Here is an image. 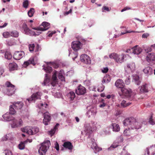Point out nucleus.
<instances>
[{"mask_svg":"<svg viewBox=\"0 0 155 155\" xmlns=\"http://www.w3.org/2000/svg\"><path fill=\"white\" fill-rule=\"evenodd\" d=\"M117 54H118L116 53H113L109 54V57L111 59H114L116 62Z\"/></svg>","mask_w":155,"mask_h":155,"instance_id":"36","label":"nucleus"},{"mask_svg":"<svg viewBox=\"0 0 155 155\" xmlns=\"http://www.w3.org/2000/svg\"><path fill=\"white\" fill-rule=\"evenodd\" d=\"M43 114L44 118L43 120V123L45 125L48 124V123L51 120V117L50 114L48 112L44 113L42 112Z\"/></svg>","mask_w":155,"mask_h":155,"instance_id":"10","label":"nucleus"},{"mask_svg":"<svg viewBox=\"0 0 155 155\" xmlns=\"http://www.w3.org/2000/svg\"><path fill=\"white\" fill-rule=\"evenodd\" d=\"M91 148L93 150H95L94 152L96 153L97 150V144L96 143H92V144L91 145Z\"/></svg>","mask_w":155,"mask_h":155,"instance_id":"45","label":"nucleus"},{"mask_svg":"<svg viewBox=\"0 0 155 155\" xmlns=\"http://www.w3.org/2000/svg\"><path fill=\"white\" fill-rule=\"evenodd\" d=\"M155 154V145L147 148L143 155H154Z\"/></svg>","mask_w":155,"mask_h":155,"instance_id":"7","label":"nucleus"},{"mask_svg":"<svg viewBox=\"0 0 155 155\" xmlns=\"http://www.w3.org/2000/svg\"><path fill=\"white\" fill-rule=\"evenodd\" d=\"M3 35L5 38H8L10 36V33L8 32H4L3 33Z\"/></svg>","mask_w":155,"mask_h":155,"instance_id":"48","label":"nucleus"},{"mask_svg":"<svg viewBox=\"0 0 155 155\" xmlns=\"http://www.w3.org/2000/svg\"><path fill=\"white\" fill-rule=\"evenodd\" d=\"M105 135H109L110 134V130H105L104 131Z\"/></svg>","mask_w":155,"mask_h":155,"instance_id":"60","label":"nucleus"},{"mask_svg":"<svg viewBox=\"0 0 155 155\" xmlns=\"http://www.w3.org/2000/svg\"><path fill=\"white\" fill-rule=\"evenodd\" d=\"M131 32L139 33L140 32L137 31H127L126 32H122L121 33V34L122 35H124L126 33H131Z\"/></svg>","mask_w":155,"mask_h":155,"instance_id":"58","label":"nucleus"},{"mask_svg":"<svg viewBox=\"0 0 155 155\" xmlns=\"http://www.w3.org/2000/svg\"><path fill=\"white\" fill-rule=\"evenodd\" d=\"M25 54L23 51H16L14 53L13 57L16 60H19L25 55Z\"/></svg>","mask_w":155,"mask_h":155,"instance_id":"14","label":"nucleus"},{"mask_svg":"<svg viewBox=\"0 0 155 155\" xmlns=\"http://www.w3.org/2000/svg\"><path fill=\"white\" fill-rule=\"evenodd\" d=\"M14 108L15 107L13 104L12 105H10L9 107V113L11 115H14L16 113V111L14 109Z\"/></svg>","mask_w":155,"mask_h":155,"instance_id":"33","label":"nucleus"},{"mask_svg":"<svg viewBox=\"0 0 155 155\" xmlns=\"http://www.w3.org/2000/svg\"><path fill=\"white\" fill-rule=\"evenodd\" d=\"M86 92V89L85 87L80 84L75 90L76 93L78 95H83Z\"/></svg>","mask_w":155,"mask_h":155,"instance_id":"8","label":"nucleus"},{"mask_svg":"<svg viewBox=\"0 0 155 155\" xmlns=\"http://www.w3.org/2000/svg\"><path fill=\"white\" fill-rule=\"evenodd\" d=\"M122 94H119L122 97L124 96L127 98H130L131 100H133L136 94L133 92L131 89L129 88H126L124 87L121 89Z\"/></svg>","mask_w":155,"mask_h":155,"instance_id":"2","label":"nucleus"},{"mask_svg":"<svg viewBox=\"0 0 155 155\" xmlns=\"http://www.w3.org/2000/svg\"><path fill=\"white\" fill-rule=\"evenodd\" d=\"M13 104L15 108L18 110L21 109L24 105L23 103L21 101L14 102L13 103Z\"/></svg>","mask_w":155,"mask_h":155,"instance_id":"20","label":"nucleus"},{"mask_svg":"<svg viewBox=\"0 0 155 155\" xmlns=\"http://www.w3.org/2000/svg\"><path fill=\"white\" fill-rule=\"evenodd\" d=\"M81 61L86 64H89L91 63L90 58L88 55L86 54H82L80 57Z\"/></svg>","mask_w":155,"mask_h":155,"instance_id":"15","label":"nucleus"},{"mask_svg":"<svg viewBox=\"0 0 155 155\" xmlns=\"http://www.w3.org/2000/svg\"><path fill=\"white\" fill-rule=\"evenodd\" d=\"M148 84L146 83L142 85L140 87V91L141 92H148Z\"/></svg>","mask_w":155,"mask_h":155,"instance_id":"28","label":"nucleus"},{"mask_svg":"<svg viewBox=\"0 0 155 155\" xmlns=\"http://www.w3.org/2000/svg\"><path fill=\"white\" fill-rule=\"evenodd\" d=\"M5 57L6 59L10 60L12 58V56L10 52L7 51L5 53Z\"/></svg>","mask_w":155,"mask_h":155,"instance_id":"37","label":"nucleus"},{"mask_svg":"<svg viewBox=\"0 0 155 155\" xmlns=\"http://www.w3.org/2000/svg\"><path fill=\"white\" fill-rule=\"evenodd\" d=\"M68 96L71 100H73L75 97V93L73 91H71L69 93Z\"/></svg>","mask_w":155,"mask_h":155,"instance_id":"42","label":"nucleus"},{"mask_svg":"<svg viewBox=\"0 0 155 155\" xmlns=\"http://www.w3.org/2000/svg\"><path fill=\"white\" fill-rule=\"evenodd\" d=\"M102 12H109L110 9L109 8L106 6H104L102 8Z\"/></svg>","mask_w":155,"mask_h":155,"instance_id":"49","label":"nucleus"},{"mask_svg":"<svg viewBox=\"0 0 155 155\" xmlns=\"http://www.w3.org/2000/svg\"><path fill=\"white\" fill-rule=\"evenodd\" d=\"M22 28L25 34L31 35L34 34V31L30 29L26 24H23Z\"/></svg>","mask_w":155,"mask_h":155,"instance_id":"16","label":"nucleus"},{"mask_svg":"<svg viewBox=\"0 0 155 155\" xmlns=\"http://www.w3.org/2000/svg\"><path fill=\"white\" fill-rule=\"evenodd\" d=\"M41 25L43 26V27H40L37 28H35L34 29L38 31H45L47 30L49 28L50 24L46 22H43L42 23Z\"/></svg>","mask_w":155,"mask_h":155,"instance_id":"9","label":"nucleus"},{"mask_svg":"<svg viewBox=\"0 0 155 155\" xmlns=\"http://www.w3.org/2000/svg\"><path fill=\"white\" fill-rule=\"evenodd\" d=\"M10 134H9L6 135L5 136V137L2 138V140L3 141H6L10 139V138H9V137L10 136Z\"/></svg>","mask_w":155,"mask_h":155,"instance_id":"54","label":"nucleus"},{"mask_svg":"<svg viewBox=\"0 0 155 155\" xmlns=\"http://www.w3.org/2000/svg\"><path fill=\"white\" fill-rule=\"evenodd\" d=\"M43 69L44 70L46 73H50L52 71V67H50L48 65L46 66H44Z\"/></svg>","mask_w":155,"mask_h":155,"instance_id":"32","label":"nucleus"},{"mask_svg":"<svg viewBox=\"0 0 155 155\" xmlns=\"http://www.w3.org/2000/svg\"><path fill=\"white\" fill-rule=\"evenodd\" d=\"M126 126H127L128 127V129H126L124 130L123 133L124 135L125 136H129L130 134V127H129L128 125H126Z\"/></svg>","mask_w":155,"mask_h":155,"instance_id":"35","label":"nucleus"},{"mask_svg":"<svg viewBox=\"0 0 155 155\" xmlns=\"http://www.w3.org/2000/svg\"><path fill=\"white\" fill-rule=\"evenodd\" d=\"M25 144L22 142H21V143L18 145V147L20 149H23L25 147Z\"/></svg>","mask_w":155,"mask_h":155,"instance_id":"51","label":"nucleus"},{"mask_svg":"<svg viewBox=\"0 0 155 155\" xmlns=\"http://www.w3.org/2000/svg\"><path fill=\"white\" fill-rule=\"evenodd\" d=\"M32 129L33 135L37 133L39 130V128L37 127H35L32 128Z\"/></svg>","mask_w":155,"mask_h":155,"instance_id":"47","label":"nucleus"},{"mask_svg":"<svg viewBox=\"0 0 155 155\" xmlns=\"http://www.w3.org/2000/svg\"><path fill=\"white\" fill-rule=\"evenodd\" d=\"M78 40H79L78 41H80L81 43L82 42L84 44H85L86 40L84 39L80 38L78 39Z\"/></svg>","mask_w":155,"mask_h":155,"instance_id":"62","label":"nucleus"},{"mask_svg":"<svg viewBox=\"0 0 155 155\" xmlns=\"http://www.w3.org/2000/svg\"><path fill=\"white\" fill-rule=\"evenodd\" d=\"M89 89L91 91H96V88L94 86H91V85L90 86H89Z\"/></svg>","mask_w":155,"mask_h":155,"instance_id":"63","label":"nucleus"},{"mask_svg":"<svg viewBox=\"0 0 155 155\" xmlns=\"http://www.w3.org/2000/svg\"><path fill=\"white\" fill-rule=\"evenodd\" d=\"M131 104V102H127L126 101L123 100L120 104L121 106L124 107H126Z\"/></svg>","mask_w":155,"mask_h":155,"instance_id":"34","label":"nucleus"},{"mask_svg":"<svg viewBox=\"0 0 155 155\" xmlns=\"http://www.w3.org/2000/svg\"><path fill=\"white\" fill-rule=\"evenodd\" d=\"M123 124L124 126L128 125L132 129H140L142 125V122L137 120L133 117L126 118L123 121Z\"/></svg>","mask_w":155,"mask_h":155,"instance_id":"1","label":"nucleus"},{"mask_svg":"<svg viewBox=\"0 0 155 155\" xmlns=\"http://www.w3.org/2000/svg\"><path fill=\"white\" fill-rule=\"evenodd\" d=\"M123 140V138L122 136L118 137L116 140L114 142L113 144L110 147V148H115L119 146L122 142Z\"/></svg>","mask_w":155,"mask_h":155,"instance_id":"11","label":"nucleus"},{"mask_svg":"<svg viewBox=\"0 0 155 155\" xmlns=\"http://www.w3.org/2000/svg\"><path fill=\"white\" fill-rule=\"evenodd\" d=\"M5 85L7 87L6 89L7 92H6L7 95L11 96L14 93L15 89V86L14 85L9 81L6 82Z\"/></svg>","mask_w":155,"mask_h":155,"instance_id":"4","label":"nucleus"},{"mask_svg":"<svg viewBox=\"0 0 155 155\" xmlns=\"http://www.w3.org/2000/svg\"><path fill=\"white\" fill-rule=\"evenodd\" d=\"M149 123L151 125H154L155 124V122L153 120L152 115H151L149 118Z\"/></svg>","mask_w":155,"mask_h":155,"instance_id":"53","label":"nucleus"},{"mask_svg":"<svg viewBox=\"0 0 155 155\" xmlns=\"http://www.w3.org/2000/svg\"><path fill=\"white\" fill-rule=\"evenodd\" d=\"M35 47L34 44H30L28 45L29 50L30 52H32L34 51V49Z\"/></svg>","mask_w":155,"mask_h":155,"instance_id":"43","label":"nucleus"},{"mask_svg":"<svg viewBox=\"0 0 155 155\" xmlns=\"http://www.w3.org/2000/svg\"><path fill=\"white\" fill-rule=\"evenodd\" d=\"M34 64V59L33 58H30L27 61H25L24 63V64L26 65V66H27L29 64H31L35 65Z\"/></svg>","mask_w":155,"mask_h":155,"instance_id":"31","label":"nucleus"},{"mask_svg":"<svg viewBox=\"0 0 155 155\" xmlns=\"http://www.w3.org/2000/svg\"><path fill=\"white\" fill-rule=\"evenodd\" d=\"M130 76H129L127 77V78L125 80V82L126 84L128 85L130 84Z\"/></svg>","mask_w":155,"mask_h":155,"instance_id":"56","label":"nucleus"},{"mask_svg":"<svg viewBox=\"0 0 155 155\" xmlns=\"http://www.w3.org/2000/svg\"><path fill=\"white\" fill-rule=\"evenodd\" d=\"M84 83L85 84H86L87 86H90L91 85L90 81L88 80H85L84 82Z\"/></svg>","mask_w":155,"mask_h":155,"instance_id":"57","label":"nucleus"},{"mask_svg":"<svg viewBox=\"0 0 155 155\" xmlns=\"http://www.w3.org/2000/svg\"><path fill=\"white\" fill-rule=\"evenodd\" d=\"M50 145V142L48 140L41 144V146L39 148L38 152L40 155H45V153L47 151Z\"/></svg>","mask_w":155,"mask_h":155,"instance_id":"3","label":"nucleus"},{"mask_svg":"<svg viewBox=\"0 0 155 155\" xmlns=\"http://www.w3.org/2000/svg\"><path fill=\"white\" fill-rule=\"evenodd\" d=\"M136 45L131 49L132 50V53L135 54H139L142 51V49L140 48L137 47Z\"/></svg>","mask_w":155,"mask_h":155,"instance_id":"19","label":"nucleus"},{"mask_svg":"<svg viewBox=\"0 0 155 155\" xmlns=\"http://www.w3.org/2000/svg\"><path fill=\"white\" fill-rule=\"evenodd\" d=\"M8 67L9 71H12L16 70L18 66L16 63L13 62L9 64Z\"/></svg>","mask_w":155,"mask_h":155,"instance_id":"26","label":"nucleus"},{"mask_svg":"<svg viewBox=\"0 0 155 155\" xmlns=\"http://www.w3.org/2000/svg\"><path fill=\"white\" fill-rule=\"evenodd\" d=\"M57 72L56 71L54 72L52 78V80L53 81H56L57 80Z\"/></svg>","mask_w":155,"mask_h":155,"instance_id":"46","label":"nucleus"},{"mask_svg":"<svg viewBox=\"0 0 155 155\" xmlns=\"http://www.w3.org/2000/svg\"><path fill=\"white\" fill-rule=\"evenodd\" d=\"M146 60L149 63H153L155 61V54L154 53H149L146 55Z\"/></svg>","mask_w":155,"mask_h":155,"instance_id":"12","label":"nucleus"},{"mask_svg":"<svg viewBox=\"0 0 155 155\" xmlns=\"http://www.w3.org/2000/svg\"><path fill=\"white\" fill-rule=\"evenodd\" d=\"M63 146L64 148L68 149L70 150H72L73 147L70 141L64 142Z\"/></svg>","mask_w":155,"mask_h":155,"instance_id":"23","label":"nucleus"},{"mask_svg":"<svg viewBox=\"0 0 155 155\" xmlns=\"http://www.w3.org/2000/svg\"><path fill=\"white\" fill-rule=\"evenodd\" d=\"M61 70H60V73H59L58 75V78L59 79H60L61 81H65V78L64 76H63V74L61 72Z\"/></svg>","mask_w":155,"mask_h":155,"instance_id":"41","label":"nucleus"},{"mask_svg":"<svg viewBox=\"0 0 155 155\" xmlns=\"http://www.w3.org/2000/svg\"><path fill=\"white\" fill-rule=\"evenodd\" d=\"M2 117L4 120L7 121H10L13 120L14 118L12 115L9 113L5 114L3 115Z\"/></svg>","mask_w":155,"mask_h":155,"instance_id":"22","label":"nucleus"},{"mask_svg":"<svg viewBox=\"0 0 155 155\" xmlns=\"http://www.w3.org/2000/svg\"><path fill=\"white\" fill-rule=\"evenodd\" d=\"M13 120V123L11 124L12 127V128L17 127L22 125L23 122L21 119H19L18 120L14 118Z\"/></svg>","mask_w":155,"mask_h":155,"instance_id":"13","label":"nucleus"},{"mask_svg":"<svg viewBox=\"0 0 155 155\" xmlns=\"http://www.w3.org/2000/svg\"><path fill=\"white\" fill-rule=\"evenodd\" d=\"M120 155H130L128 152L126 151L124 148L123 149V151L122 152Z\"/></svg>","mask_w":155,"mask_h":155,"instance_id":"55","label":"nucleus"},{"mask_svg":"<svg viewBox=\"0 0 155 155\" xmlns=\"http://www.w3.org/2000/svg\"><path fill=\"white\" fill-rule=\"evenodd\" d=\"M144 73L147 75H150L153 74V70L150 66H148L143 69Z\"/></svg>","mask_w":155,"mask_h":155,"instance_id":"25","label":"nucleus"},{"mask_svg":"<svg viewBox=\"0 0 155 155\" xmlns=\"http://www.w3.org/2000/svg\"><path fill=\"white\" fill-rule=\"evenodd\" d=\"M135 64L134 62H131L127 64V67L125 68V69H128L132 71L135 70Z\"/></svg>","mask_w":155,"mask_h":155,"instance_id":"24","label":"nucleus"},{"mask_svg":"<svg viewBox=\"0 0 155 155\" xmlns=\"http://www.w3.org/2000/svg\"><path fill=\"white\" fill-rule=\"evenodd\" d=\"M50 81V78L48 76L47 74H45V78L44 79V81L43 82V84L45 85L47 84Z\"/></svg>","mask_w":155,"mask_h":155,"instance_id":"38","label":"nucleus"},{"mask_svg":"<svg viewBox=\"0 0 155 155\" xmlns=\"http://www.w3.org/2000/svg\"><path fill=\"white\" fill-rule=\"evenodd\" d=\"M111 125L113 131L117 132L120 130V127L118 124L115 123H113Z\"/></svg>","mask_w":155,"mask_h":155,"instance_id":"27","label":"nucleus"},{"mask_svg":"<svg viewBox=\"0 0 155 155\" xmlns=\"http://www.w3.org/2000/svg\"><path fill=\"white\" fill-rule=\"evenodd\" d=\"M115 85L117 87L120 88L121 89L124 87V83L123 80L119 79L116 81Z\"/></svg>","mask_w":155,"mask_h":155,"instance_id":"17","label":"nucleus"},{"mask_svg":"<svg viewBox=\"0 0 155 155\" xmlns=\"http://www.w3.org/2000/svg\"><path fill=\"white\" fill-rule=\"evenodd\" d=\"M104 86L102 84H101L100 86L97 88V91L100 92L102 91L104 89Z\"/></svg>","mask_w":155,"mask_h":155,"instance_id":"50","label":"nucleus"},{"mask_svg":"<svg viewBox=\"0 0 155 155\" xmlns=\"http://www.w3.org/2000/svg\"><path fill=\"white\" fill-rule=\"evenodd\" d=\"M29 1L28 0H25L23 2V7L26 8L28 7V6L29 5Z\"/></svg>","mask_w":155,"mask_h":155,"instance_id":"44","label":"nucleus"},{"mask_svg":"<svg viewBox=\"0 0 155 155\" xmlns=\"http://www.w3.org/2000/svg\"><path fill=\"white\" fill-rule=\"evenodd\" d=\"M35 12V9L33 8H31L28 11V16L30 17H32Z\"/></svg>","mask_w":155,"mask_h":155,"instance_id":"39","label":"nucleus"},{"mask_svg":"<svg viewBox=\"0 0 155 155\" xmlns=\"http://www.w3.org/2000/svg\"><path fill=\"white\" fill-rule=\"evenodd\" d=\"M108 68L107 67L104 68L102 70V72L103 73H106L108 71Z\"/></svg>","mask_w":155,"mask_h":155,"instance_id":"61","label":"nucleus"},{"mask_svg":"<svg viewBox=\"0 0 155 155\" xmlns=\"http://www.w3.org/2000/svg\"><path fill=\"white\" fill-rule=\"evenodd\" d=\"M125 55L123 54H117L116 62L118 63H121L124 61V60Z\"/></svg>","mask_w":155,"mask_h":155,"instance_id":"21","label":"nucleus"},{"mask_svg":"<svg viewBox=\"0 0 155 155\" xmlns=\"http://www.w3.org/2000/svg\"><path fill=\"white\" fill-rule=\"evenodd\" d=\"M110 78L109 75H106L103 78L102 81V82L103 83H108L110 82Z\"/></svg>","mask_w":155,"mask_h":155,"instance_id":"30","label":"nucleus"},{"mask_svg":"<svg viewBox=\"0 0 155 155\" xmlns=\"http://www.w3.org/2000/svg\"><path fill=\"white\" fill-rule=\"evenodd\" d=\"M21 131L24 133H26L29 135H33L32 128L29 127H25L21 128Z\"/></svg>","mask_w":155,"mask_h":155,"instance_id":"18","label":"nucleus"},{"mask_svg":"<svg viewBox=\"0 0 155 155\" xmlns=\"http://www.w3.org/2000/svg\"><path fill=\"white\" fill-rule=\"evenodd\" d=\"M152 51V49L151 47H148L146 49H145V52L147 54L148 53L151 52Z\"/></svg>","mask_w":155,"mask_h":155,"instance_id":"59","label":"nucleus"},{"mask_svg":"<svg viewBox=\"0 0 155 155\" xmlns=\"http://www.w3.org/2000/svg\"><path fill=\"white\" fill-rule=\"evenodd\" d=\"M48 105L45 103H44V104H41V107L42 108H46Z\"/></svg>","mask_w":155,"mask_h":155,"instance_id":"64","label":"nucleus"},{"mask_svg":"<svg viewBox=\"0 0 155 155\" xmlns=\"http://www.w3.org/2000/svg\"><path fill=\"white\" fill-rule=\"evenodd\" d=\"M132 77L135 84L137 85H139L140 84V81L139 80V76L137 74H133Z\"/></svg>","mask_w":155,"mask_h":155,"instance_id":"29","label":"nucleus"},{"mask_svg":"<svg viewBox=\"0 0 155 155\" xmlns=\"http://www.w3.org/2000/svg\"><path fill=\"white\" fill-rule=\"evenodd\" d=\"M42 95V94L41 92H38L32 94L30 97L27 99V100L30 102L33 101H35L38 99H40Z\"/></svg>","mask_w":155,"mask_h":155,"instance_id":"5","label":"nucleus"},{"mask_svg":"<svg viewBox=\"0 0 155 155\" xmlns=\"http://www.w3.org/2000/svg\"><path fill=\"white\" fill-rule=\"evenodd\" d=\"M18 32L16 31L10 32V36L14 37H18Z\"/></svg>","mask_w":155,"mask_h":155,"instance_id":"40","label":"nucleus"},{"mask_svg":"<svg viewBox=\"0 0 155 155\" xmlns=\"http://www.w3.org/2000/svg\"><path fill=\"white\" fill-rule=\"evenodd\" d=\"M82 45L80 41H74L72 43L71 48L74 51H77L81 48Z\"/></svg>","mask_w":155,"mask_h":155,"instance_id":"6","label":"nucleus"},{"mask_svg":"<svg viewBox=\"0 0 155 155\" xmlns=\"http://www.w3.org/2000/svg\"><path fill=\"white\" fill-rule=\"evenodd\" d=\"M41 50V47L38 44H37L35 48V51L36 52H38Z\"/></svg>","mask_w":155,"mask_h":155,"instance_id":"52","label":"nucleus"}]
</instances>
